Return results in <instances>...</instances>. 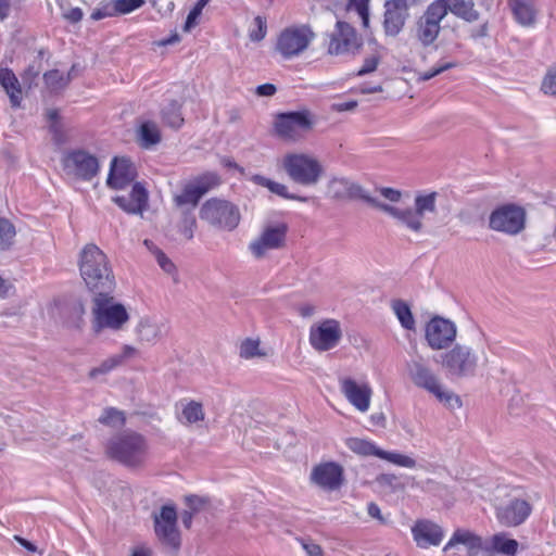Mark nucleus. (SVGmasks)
Instances as JSON below:
<instances>
[{"label": "nucleus", "instance_id": "39", "mask_svg": "<svg viewBox=\"0 0 556 556\" xmlns=\"http://www.w3.org/2000/svg\"><path fill=\"white\" fill-rule=\"evenodd\" d=\"M73 71H74V66L72 67L71 72L67 75H64L63 73H61L58 70H52V71L45 73L43 80L49 89H51L52 91H56V90L65 88L70 84V81L72 79L71 73Z\"/></svg>", "mask_w": 556, "mask_h": 556}, {"label": "nucleus", "instance_id": "27", "mask_svg": "<svg viewBox=\"0 0 556 556\" xmlns=\"http://www.w3.org/2000/svg\"><path fill=\"white\" fill-rule=\"evenodd\" d=\"M113 201L125 212L130 214L142 213L148 204V192L144 187L136 182L132 185L131 192L128 197L117 195Z\"/></svg>", "mask_w": 556, "mask_h": 556}, {"label": "nucleus", "instance_id": "14", "mask_svg": "<svg viewBox=\"0 0 556 556\" xmlns=\"http://www.w3.org/2000/svg\"><path fill=\"white\" fill-rule=\"evenodd\" d=\"M442 366L457 377L469 376L475 372L478 358L471 349L466 345L456 344L441 355Z\"/></svg>", "mask_w": 556, "mask_h": 556}, {"label": "nucleus", "instance_id": "7", "mask_svg": "<svg viewBox=\"0 0 556 556\" xmlns=\"http://www.w3.org/2000/svg\"><path fill=\"white\" fill-rule=\"evenodd\" d=\"M200 218L217 229L231 231L240 223V212L231 202L212 198L202 204Z\"/></svg>", "mask_w": 556, "mask_h": 556}, {"label": "nucleus", "instance_id": "46", "mask_svg": "<svg viewBox=\"0 0 556 556\" xmlns=\"http://www.w3.org/2000/svg\"><path fill=\"white\" fill-rule=\"evenodd\" d=\"M541 90L545 94L556 96V64L547 70L541 84Z\"/></svg>", "mask_w": 556, "mask_h": 556}, {"label": "nucleus", "instance_id": "32", "mask_svg": "<svg viewBox=\"0 0 556 556\" xmlns=\"http://www.w3.org/2000/svg\"><path fill=\"white\" fill-rule=\"evenodd\" d=\"M0 84L8 93L12 106H20L22 90L17 77L9 68L0 70Z\"/></svg>", "mask_w": 556, "mask_h": 556}, {"label": "nucleus", "instance_id": "35", "mask_svg": "<svg viewBox=\"0 0 556 556\" xmlns=\"http://www.w3.org/2000/svg\"><path fill=\"white\" fill-rule=\"evenodd\" d=\"M391 308L401 326L406 330H415L416 323L410 306L403 300H393Z\"/></svg>", "mask_w": 556, "mask_h": 556}, {"label": "nucleus", "instance_id": "50", "mask_svg": "<svg viewBox=\"0 0 556 556\" xmlns=\"http://www.w3.org/2000/svg\"><path fill=\"white\" fill-rule=\"evenodd\" d=\"M368 2H369V0H350L349 5H348L349 10H351V11L354 10L355 12H357V14L362 18L363 25L365 27L368 26V21H369Z\"/></svg>", "mask_w": 556, "mask_h": 556}, {"label": "nucleus", "instance_id": "51", "mask_svg": "<svg viewBox=\"0 0 556 556\" xmlns=\"http://www.w3.org/2000/svg\"><path fill=\"white\" fill-rule=\"evenodd\" d=\"M154 255L160 267L167 274H173L176 269L174 263L160 249L154 250Z\"/></svg>", "mask_w": 556, "mask_h": 556}, {"label": "nucleus", "instance_id": "52", "mask_svg": "<svg viewBox=\"0 0 556 556\" xmlns=\"http://www.w3.org/2000/svg\"><path fill=\"white\" fill-rule=\"evenodd\" d=\"M298 542L306 552L307 556H324L321 547L318 544L314 543L312 540L298 539Z\"/></svg>", "mask_w": 556, "mask_h": 556}, {"label": "nucleus", "instance_id": "26", "mask_svg": "<svg viewBox=\"0 0 556 556\" xmlns=\"http://www.w3.org/2000/svg\"><path fill=\"white\" fill-rule=\"evenodd\" d=\"M519 543L508 538L507 533L498 532L493 534L485 543L483 553L485 556H516Z\"/></svg>", "mask_w": 556, "mask_h": 556}, {"label": "nucleus", "instance_id": "28", "mask_svg": "<svg viewBox=\"0 0 556 556\" xmlns=\"http://www.w3.org/2000/svg\"><path fill=\"white\" fill-rule=\"evenodd\" d=\"M138 351L135 346L126 344L122 348L121 353L105 358L99 366L90 369L88 376L90 379H96L100 375H106L123 365L126 361L135 357Z\"/></svg>", "mask_w": 556, "mask_h": 556}, {"label": "nucleus", "instance_id": "38", "mask_svg": "<svg viewBox=\"0 0 556 556\" xmlns=\"http://www.w3.org/2000/svg\"><path fill=\"white\" fill-rule=\"evenodd\" d=\"M181 105L173 100L162 109V119L167 126L178 129L184 124V117L180 112Z\"/></svg>", "mask_w": 556, "mask_h": 556}, {"label": "nucleus", "instance_id": "22", "mask_svg": "<svg viewBox=\"0 0 556 556\" xmlns=\"http://www.w3.org/2000/svg\"><path fill=\"white\" fill-rule=\"evenodd\" d=\"M136 177V167L129 159L114 157L111 162L106 184L112 189H124L129 186Z\"/></svg>", "mask_w": 556, "mask_h": 556}, {"label": "nucleus", "instance_id": "9", "mask_svg": "<svg viewBox=\"0 0 556 556\" xmlns=\"http://www.w3.org/2000/svg\"><path fill=\"white\" fill-rule=\"evenodd\" d=\"M526 210L517 204L508 203L497 206L489 217L492 230L515 236L526 227Z\"/></svg>", "mask_w": 556, "mask_h": 556}, {"label": "nucleus", "instance_id": "53", "mask_svg": "<svg viewBox=\"0 0 556 556\" xmlns=\"http://www.w3.org/2000/svg\"><path fill=\"white\" fill-rule=\"evenodd\" d=\"M186 503L188 509L195 514L205 506L206 500L197 495H190L186 497Z\"/></svg>", "mask_w": 556, "mask_h": 556}, {"label": "nucleus", "instance_id": "1", "mask_svg": "<svg viewBox=\"0 0 556 556\" xmlns=\"http://www.w3.org/2000/svg\"><path fill=\"white\" fill-rule=\"evenodd\" d=\"M78 267L84 282L94 294L115 289V277L108 256L96 244L88 243L83 248Z\"/></svg>", "mask_w": 556, "mask_h": 556}, {"label": "nucleus", "instance_id": "5", "mask_svg": "<svg viewBox=\"0 0 556 556\" xmlns=\"http://www.w3.org/2000/svg\"><path fill=\"white\" fill-rule=\"evenodd\" d=\"M316 35L307 24L283 28L277 36L275 51L285 60L301 55L315 39Z\"/></svg>", "mask_w": 556, "mask_h": 556}, {"label": "nucleus", "instance_id": "41", "mask_svg": "<svg viewBox=\"0 0 556 556\" xmlns=\"http://www.w3.org/2000/svg\"><path fill=\"white\" fill-rule=\"evenodd\" d=\"M16 235L14 225L7 218L0 217V250H8Z\"/></svg>", "mask_w": 556, "mask_h": 556}, {"label": "nucleus", "instance_id": "8", "mask_svg": "<svg viewBox=\"0 0 556 556\" xmlns=\"http://www.w3.org/2000/svg\"><path fill=\"white\" fill-rule=\"evenodd\" d=\"M447 16L441 1H432L415 23V37L424 46L434 43L441 33V22Z\"/></svg>", "mask_w": 556, "mask_h": 556}, {"label": "nucleus", "instance_id": "21", "mask_svg": "<svg viewBox=\"0 0 556 556\" xmlns=\"http://www.w3.org/2000/svg\"><path fill=\"white\" fill-rule=\"evenodd\" d=\"M412 534L417 546L421 548L438 546L444 538L443 529L428 519L416 520L412 527Z\"/></svg>", "mask_w": 556, "mask_h": 556}, {"label": "nucleus", "instance_id": "57", "mask_svg": "<svg viewBox=\"0 0 556 556\" xmlns=\"http://www.w3.org/2000/svg\"><path fill=\"white\" fill-rule=\"evenodd\" d=\"M357 106V102L355 100H350L345 102H339L332 104V110L336 112H345L353 111Z\"/></svg>", "mask_w": 556, "mask_h": 556}, {"label": "nucleus", "instance_id": "56", "mask_svg": "<svg viewBox=\"0 0 556 556\" xmlns=\"http://www.w3.org/2000/svg\"><path fill=\"white\" fill-rule=\"evenodd\" d=\"M63 16L71 23H77L83 18L84 13H83L81 9H79V8H72L68 11H66L63 14Z\"/></svg>", "mask_w": 556, "mask_h": 556}, {"label": "nucleus", "instance_id": "64", "mask_svg": "<svg viewBox=\"0 0 556 556\" xmlns=\"http://www.w3.org/2000/svg\"><path fill=\"white\" fill-rule=\"evenodd\" d=\"M15 541H17L23 547H25L27 551L31 552V553H36L37 552V546L35 544H33L31 542L27 541L26 539L22 538V536H18V535H15L14 536Z\"/></svg>", "mask_w": 556, "mask_h": 556}, {"label": "nucleus", "instance_id": "62", "mask_svg": "<svg viewBox=\"0 0 556 556\" xmlns=\"http://www.w3.org/2000/svg\"><path fill=\"white\" fill-rule=\"evenodd\" d=\"M489 25L488 22L481 24L478 28L473 29L470 34L472 39L483 38L488 35Z\"/></svg>", "mask_w": 556, "mask_h": 556}, {"label": "nucleus", "instance_id": "49", "mask_svg": "<svg viewBox=\"0 0 556 556\" xmlns=\"http://www.w3.org/2000/svg\"><path fill=\"white\" fill-rule=\"evenodd\" d=\"M144 3V0H115L112 4L115 15L127 14L136 9H139Z\"/></svg>", "mask_w": 556, "mask_h": 556}, {"label": "nucleus", "instance_id": "60", "mask_svg": "<svg viewBox=\"0 0 556 556\" xmlns=\"http://www.w3.org/2000/svg\"><path fill=\"white\" fill-rule=\"evenodd\" d=\"M378 65V59L372 58L366 61L364 66L358 71L357 75H365L376 70Z\"/></svg>", "mask_w": 556, "mask_h": 556}, {"label": "nucleus", "instance_id": "25", "mask_svg": "<svg viewBox=\"0 0 556 556\" xmlns=\"http://www.w3.org/2000/svg\"><path fill=\"white\" fill-rule=\"evenodd\" d=\"M531 510V505L527 501L515 498L506 506L498 508L496 517L501 525L516 527L529 517Z\"/></svg>", "mask_w": 556, "mask_h": 556}, {"label": "nucleus", "instance_id": "13", "mask_svg": "<svg viewBox=\"0 0 556 556\" xmlns=\"http://www.w3.org/2000/svg\"><path fill=\"white\" fill-rule=\"evenodd\" d=\"M312 128L308 112L280 113L274 122L276 135L286 141H298L304 131Z\"/></svg>", "mask_w": 556, "mask_h": 556}, {"label": "nucleus", "instance_id": "18", "mask_svg": "<svg viewBox=\"0 0 556 556\" xmlns=\"http://www.w3.org/2000/svg\"><path fill=\"white\" fill-rule=\"evenodd\" d=\"M361 46L355 29L348 23L338 21L334 30L330 34L328 53L341 55L355 52Z\"/></svg>", "mask_w": 556, "mask_h": 556}, {"label": "nucleus", "instance_id": "44", "mask_svg": "<svg viewBox=\"0 0 556 556\" xmlns=\"http://www.w3.org/2000/svg\"><path fill=\"white\" fill-rule=\"evenodd\" d=\"M384 460L405 468H414L416 465L415 459L410 456L387 451H384Z\"/></svg>", "mask_w": 556, "mask_h": 556}, {"label": "nucleus", "instance_id": "24", "mask_svg": "<svg viewBox=\"0 0 556 556\" xmlns=\"http://www.w3.org/2000/svg\"><path fill=\"white\" fill-rule=\"evenodd\" d=\"M340 390L357 410L365 413L369 409L371 389L366 383H357L352 378H342Z\"/></svg>", "mask_w": 556, "mask_h": 556}, {"label": "nucleus", "instance_id": "59", "mask_svg": "<svg viewBox=\"0 0 556 556\" xmlns=\"http://www.w3.org/2000/svg\"><path fill=\"white\" fill-rule=\"evenodd\" d=\"M454 66H456L455 63H451V62L444 63V64L440 65L439 67L433 68L432 71L426 73L424 75V79H430V78L434 77L435 75H438V74H440V73H442V72H444V71H446L448 68H452Z\"/></svg>", "mask_w": 556, "mask_h": 556}, {"label": "nucleus", "instance_id": "37", "mask_svg": "<svg viewBox=\"0 0 556 556\" xmlns=\"http://www.w3.org/2000/svg\"><path fill=\"white\" fill-rule=\"evenodd\" d=\"M140 146L148 149L161 141V134L157 125L153 122L143 123L138 131Z\"/></svg>", "mask_w": 556, "mask_h": 556}, {"label": "nucleus", "instance_id": "48", "mask_svg": "<svg viewBox=\"0 0 556 556\" xmlns=\"http://www.w3.org/2000/svg\"><path fill=\"white\" fill-rule=\"evenodd\" d=\"M260 352V341L253 339L244 340L240 345V356L243 358H253L255 356H262Z\"/></svg>", "mask_w": 556, "mask_h": 556}, {"label": "nucleus", "instance_id": "58", "mask_svg": "<svg viewBox=\"0 0 556 556\" xmlns=\"http://www.w3.org/2000/svg\"><path fill=\"white\" fill-rule=\"evenodd\" d=\"M276 91H277V88L273 84L260 85L256 88V93L261 97H271L276 93Z\"/></svg>", "mask_w": 556, "mask_h": 556}, {"label": "nucleus", "instance_id": "31", "mask_svg": "<svg viewBox=\"0 0 556 556\" xmlns=\"http://www.w3.org/2000/svg\"><path fill=\"white\" fill-rule=\"evenodd\" d=\"M507 3L518 24L523 27L534 26L538 15L534 0H508Z\"/></svg>", "mask_w": 556, "mask_h": 556}, {"label": "nucleus", "instance_id": "11", "mask_svg": "<svg viewBox=\"0 0 556 556\" xmlns=\"http://www.w3.org/2000/svg\"><path fill=\"white\" fill-rule=\"evenodd\" d=\"M177 511L173 505H164L153 515L154 532L159 541L173 551H178L181 544L177 527Z\"/></svg>", "mask_w": 556, "mask_h": 556}, {"label": "nucleus", "instance_id": "47", "mask_svg": "<svg viewBox=\"0 0 556 556\" xmlns=\"http://www.w3.org/2000/svg\"><path fill=\"white\" fill-rule=\"evenodd\" d=\"M219 177L214 173H207L203 176L199 177L194 182H192L198 190H203V195L208 192L212 188L219 185Z\"/></svg>", "mask_w": 556, "mask_h": 556}, {"label": "nucleus", "instance_id": "63", "mask_svg": "<svg viewBox=\"0 0 556 556\" xmlns=\"http://www.w3.org/2000/svg\"><path fill=\"white\" fill-rule=\"evenodd\" d=\"M315 306L311 304H304L299 307V313L302 317H311L315 314Z\"/></svg>", "mask_w": 556, "mask_h": 556}, {"label": "nucleus", "instance_id": "20", "mask_svg": "<svg viewBox=\"0 0 556 556\" xmlns=\"http://www.w3.org/2000/svg\"><path fill=\"white\" fill-rule=\"evenodd\" d=\"M414 0H384V34L397 35L404 27Z\"/></svg>", "mask_w": 556, "mask_h": 556}, {"label": "nucleus", "instance_id": "15", "mask_svg": "<svg viewBox=\"0 0 556 556\" xmlns=\"http://www.w3.org/2000/svg\"><path fill=\"white\" fill-rule=\"evenodd\" d=\"M456 325L441 316H433L425 326V339L432 350L448 348L456 339Z\"/></svg>", "mask_w": 556, "mask_h": 556}, {"label": "nucleus", "instance_id": "54", "mask_svg": "<svg viewBox=\"0 0 556 556\" xmlns=\"http://www.w3.org/2000/svg\"><path fill=\"white\" fill-rule=\"evenodd\" d=\"M115 15V12H114V8H113V4H105L103 5L102 8H98L96 9L92 13H91V18L93 21H100L102 18H105V17H109V16H114Z\"/></svg>", "mask_w": 556, "mask_h": 556}, {"label": "nucleus", "instance_id": "12", "mask_svg": "<svg viewBox=\"0 0 556 556\" xmlns=\"http://www.w3.org/2000/svg\"><path fill=\"white\" fill-rule=\"evenodd\" d=\"M343 331L339 320L324 319L309 328L308 341L317 352H327L334 349L341 341Z\"/></svg>", "mask_w": 556, "mask_h": 556}, {"label": "nucleus", "instance_id": "33", "mask_svg": "<svg viewBox=\"0 0 556 556\" xmlns=\"http://www.w3.org/2000/svg\"><path fill=\"white\" fill-rule=\"evenodd\" d=\"M252 181L258 186L267 188L271 193H275L283 199L288 200H296L301 202H307V197H300L296 194L289 193L288 187L283 184L276 182L269 178H266L262 175H254L252 178Z\"/></svg>", "mask_w": 556, "mask_h": 556}, {"label": "nucleus", "instance_id": "2", "mask_svg": "<svg viewBox=\"0 0 556 556\" xmlns=\"http://www.w3.org/2000/svg\"><path fill=\"white\" fill-rule=\"evenodd\" d=\"M148 439L140 432L124 430L111 437L105 444V454L111 459L129 468L141 467L149 457Z\"/></svg>", "mask_w": 556, "mask_h": 556}, {"label": "nucleus", "instance_id": "17", "mask_svg": "<svg viewBox=\"0 0 556 556\" xmlns=\"http://www.w3.org/2000/svg\"><path fill=\"white\" fill-rule=\"evenodd\" d=\"M287 230L288 227L283 223L266 226L260 237L250 243L249 250L254 257H264L268 251L283 247Z\"/></svg>", "mask_w": 556, "mask_h": 556}, {"label": "nucleus", "instance_id": "45", "mask_svg": "<svg viewBox=\"0 0 556 556\" xmlns=\"http://www.w3.org/2000/svg\"><path fill=\"white\" fill-rule=\"evenodd\" d=\"M267 34V23L262 16H256L253 27L249 30V37L252 41L258 42L265 38Z\"/></svg>", "mask_w": 556, "mask_h": 556}, {"label": "nucleus", "instance_id": "23", "mask_svg": "<svg viewBox=\"0 0 556 556\" xmlns=\"http://www.w3.org/2000/svg\"><path fill=\"white\" fill-rule=\"evenodd\" d=\"M311 480L324 490L334 491L342 484L343 469L336 463L319 464L312 470Z\"/></svg>", "mask_w": 556, "mask_h": 556}, {"label": "nucleus", "instance_id": "55", "mask_svg": "<svg viewBox=\"0 0 556 556\" xmlns=\"http://www.w3.org/2000/svg\"><path fill=\"white\" fill-rule=\"evenodd\" d=\"M201 13H202V9L195 4L194 8L189 12V14L187 16V20H186V23L184 26V29L186 31H189L192 27L195 26L197 20L199 18Z\"/></svg>", "mask_w": 556, "mask_h": 556}, {"label": "nucleus", "instance_id": "34", "mask_svg": "<svg viewBox=\"0 0 556 556\" xmlns=\"http://www.w3.org/2000/svg\"><path fill=\"white\" fill-rule=\"evenodd\" d=\"M345 443L346 446L355 454L361 456H376L382 458V450L368 440L361 438H350Z\"/></svg>", "mask_w": 556, "mask_h": 556}, {"label": "nucleus", "instance_id": "40", "mask_svg": "<svg viewBox=\"0 0 556 556\" xmlns=\"http://www.w3.org/2000/svg\"><path fill=\"white\" fill-rule=\"evenodd\" d=\"M182 418L186 424L191 425L198 421L204 420L205 414L203 410V406L200 402L190 401L188 402L181 412Z\"/></svg>", "mask_w": 556, "mask_h": 556}, {"label": "nucleus", "instance_id": "4", "mask_svg": "<svg viewBox=\"0 0 556 556\" xmlns=\"http://www.w3.org/2000/svg\"><path fill=\"white\" fill-rule=\"evenodd\" d=\"M437 198L438 193L435 191L417 193L414 201V208H400L394 205L384 204V213L391 215L397 223L409 230L420 232L424 227L422 222L426 214L437 213Z\"/></svg>", "mask_w": 556, "mask_h": 556}, {"label": "nucleus", "instance_id": "19", "mask_svg": "<svg viewBox=\"0 0 556 556\" xmlns=\"http://www.w3.org/2000/svg\"><path fill=\"white\" fill-rule=\"evenodd\" d=\"M329 189L332 197L336 199L359 200L371 208L380 210L382 207L377 197H372L362 186L349 179H333L330 182Z\"/></svg>", "mask_w": 556, "mask_h": 556}, {"label": "nucleus", "instance_id": "6", "mask_svg": "<svg viewBox=\"0 0 556 556\" xmlns=\"http://www.w3.org/2000/svg\"><path fill=\"white\" fill-rule=\"evenodd\" d=\"M282 167L291 180L303 186L316 185L324 172L319 161L305 153L286 154Z\"/></svg>", "mask_w": 556, "mask_h": 556}, {"label": "nucleus", "instance_id": "30", "mask_svg": "<svg viewBox=\"0 0 556 556\" xmlns=\"http://www.w3.org/2000/svg\"><path fill=\"white\" fill-rule=\"evenodd\" d=\"M458 544L464 545L470 554L478 553L479 551L483 552L484 547L483 540L480 535L462 528H458L453 532L452 536L444 545L443 551L446 552Z\"/></svg>", "mask_w": 556, "mask_h": 556}, {"label": "nucleus", "instance_id": "43", "mask_svg": "<svg viewBox=\"0 0 556 556\" xmlns=\"http://www.w3.org/2000/svg\"><path fill=\"white\" fill-rule=\"evenodd\" d=\"M99 422L111 427L122 426L125 422L124 413L113 407L105 408L99 417Z\"/></svg>", "mask_w": 556, "mask_h": 556}, {"label": "nucleus", "instance_id": "36", "mask_svg": "<svg viewBox=\"0 0 556 556\" xmlns=\"http://www.w3.org/2000/svg\"><path fill=\"white\" fill-rule=\"evenodd\" d=\"M202 197L203 190H198L197 187L191 182L186 185L180 194L175 195L174 201L178 207L189 205L190 208L188 211L192 212Z\"/></svg>", "mask_w": 556, "mask_h": 556}, {"label": "nucleus", "instance_id": "42", "mask_svg": "<svg viewBox=\"0 0 556 556\" xmlns=\"http://www.w3.org/2000/svg\"><path fill=\"white\" fill-rule=\"evenodd\" d=\"M197 227L195 217L190 211H182V217L178 225L180 235L186 240H191L194 236V229Z\"/></svg>", "mask_w": 556, "mask_h": 556}, {"label": "nucleus", "instance_id": "3", "mask_svg": "<svg viewBox=\"0 0 556 556\" xmlns=\"http://www.w3.org/2000/svg\"><path fill=\"white\" fill-rule=\"evenodd\" d=\"M112 292L97 293L92 300V329L97 333L105 328L119 330L129 319L125 306L114 301Z\"/></svg>", "mask_w": 556, "mask_h": 556}, {"label": "nucleus", "instance_id": "10", "mask_svg": "<svg viewBox=\"0 0 556 556\" xmlns=\"http://www.w3.org/2000/svg\"><path fill=\"white\" fill-rule=\"evenodd\" d=\"M412 381L419 388L427 390L437 400L448 407H460L462 401L458 395L444 391L435 375L421 363H414L409 367Z\"/></svg>", "mask_w": 556, "mask_h": 556}, {"label": "nucleus", "instance_id": "29", "mask_svg": "<svg viewBox=\"0 0 556 556\" xmlns=\"http://www.w3.org/2000/svg\"><path fill=\"white\" fill-rule=\"evenodd\" d=\"M167 330L165 323L149 317L141 318L136 327L139 341L150 344L161 340L167 333Z\"/></svg>", "mask_w": 556, "mask_h": 556}, {"label": "nucleus", "instance_id": "16", "mask_svg": "<svg viewBox=\"0 0 556 556\" xmlns=\"http://www.w3.org/2000/svg\"><path fill=\"white\" fill-rule=\"evenodd\" d=\"M63 166L68 175L83 180L92 179L99 172L98 159L84 150L67 153L63 159Z\"/></svg>", "mask_w": 556, "mask_h": 556}, {"label": "nucleus", "instance_id": "61", "mask_svg": "<svg viewBox=\"0 0 556 556\" xmlns=\"http://www.w3.org/2000/svg\"><path fill=\"white\" fill-rule=\"evenodd\" d=\"M402 197V193L399 190L392 189V188H384V199L396 203L400 201Z\"/></svg>", "mask_w": 556, "mask_h": 556}]
</instances>
